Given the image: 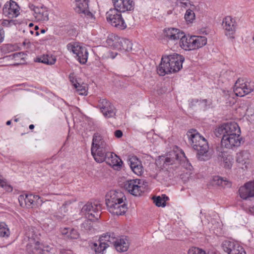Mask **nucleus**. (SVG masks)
I'll return each instance as SVG.
<instances>
[{
    "instance_id": "1",
    "label": "nucleus",
    "mask_w": 254,
    "mask_h": 254,
    "mask_svg": "<svg viewBox=\"0 0 254 254\" xmlns=\"http://www.w3.org/2000/svg\"><path fill=\"white\" fill-rule=\"evenodd\" d=\"M155 164L161 169L175 170L181 165L188 170L192 168L183 151H173L165 156H160L156 160Z\"/></svg>"
},
{
    "instance_id": "2",
    "label": "nucleus",
    "mask_w": 254,
    "mask_h": 254,
    "mask_svg": "<svg viewBox=\"0 0 254 254\" xmlns=\"http://www.w3.org/2000/svg\"><path fill=\"white\" fill-rule=\"evenodd\" d=\"M187 135L189 142L192 148L197 151V157L199 160L205 161L209 159L208 154V145L207 140L196 129H191L189 130Z\"/></svg>"
},
{
    "instance_id": "3",
    "label": "nucleus",
    "mask_w": 254,
    "mask_h": 254,
    "mask_svg": "<svg viewBox=\"0 0 254 254\" xmlns=\"http://www.w3.org/2000/svg\"><path fill=\"white\" fill-rule=\"evenodd\" d=\"M184 61L183 57L177 54L163 56L157 68V73L159 75L164 76L166 74L177 72L182 68Z\"/></svg>"
},
{
    "instance_id": "4",
    "label": "nucleus",
    "mask_w": 254,
    "mask_h": 254,
    "mask_svg": "<svg viewBox=\"0 0 254 254\" xmlns=\"http://www.w3.org/2000/svg\"><path fill=\"white\" fill-rule=\"evenodd\" d=\"M108 148V145L99 133H96L93 135L91 151L97 162L101 163L105 160Z\"/></svg>"
},
{
    "instance_id": "5",
    "label": "nucleus",
    "mask_w": 254,
    "mask_h": 254,
    "mask_svg": "<svg viewBox=\"0 0 254 254\" xmlns=\"http://www.w3.org/2000/svg\"><path fill=\"white\" fill-rule=\"evenodd\" d=\"M214 133L217 137L223 136L224 135H230L237 133L240 135L241 130L238 125L234 122H230L222 125L215 129Z\"/></svg>"
},
{
    "instance_id": "6",
    "label": "nucleus",
    "mask_w": 254,
    "mask_h": 254,
    "mask_svg": "<svg viewBox=\"0 0 254 254\" xmlns=\"http://www.w3.org/2000/svg\"><path fill=\"white\" fill-rule=\"evenodd\" d=\"M254 90V82L238 79L234 85V92L237 96L243 97Z\"/></svg>"
},
{
    "instance_id": "7",
    "label": "nucleus",
    "mask_w": 254,
    "mask_h": 254,
    "mask_svg": "<svg viewBox=\"0 0 254 254\" xmlns=\"http://www.w3.org/2000/svg\"><path fill=\"white\" fill-rule=\"evenodd\" d=\"M67 49L76 55L77 60L80 64H84L87 62L88 53L85 47L76 43H70L67 45Z\"/></svg>"
},
{
    "instance_id": "8",
    "label": "nucleus",
    "mask_w": 254,
    "mask_h": 254,
    "mask_svg": "<svg viewBox=\"0 0 254 254\" xmlns=\"http://www.w3.org/2000/svg\"><path fill=\"white\" fill-rule=\"evenodd\" d=\"M118 12L115 9H110L106 13L107 20L113 26L120 30L125 29L127 27V25L122 18L121 14L118 13Z\"/></svg>"
},
{
    "instance_id": "9",
    "label": "nucleus",
    "mask_w": 254,
    "mask_h": 254,
    "mask_svg": "<svg viewBox=\"0 0 254 254\" xmlns=\"http://www.w3.org/2000/svg\"><path fill=\"white\" fill-rule=\"evenodd\" d=\"M124 188L128 192L134 196L140 195L145 189L143 181L139 179L126 181L124 184Z\"/></svg>"
},
{
    "instance_id": "10",
    "label": "nucleus",
    "mask_w": 254,
    "mask_h": 254,
    "mask_svg": "<svg viewBox=\"0 0 254 254\" xmlns=\"http://www.w3.org/2000/svg\"><path fill=\"white\" fill-rule=\"evenodd\" d=\"M101 204L88 202L82 208L81 212L88 219L95 218L97 220L100 216L98 211L101 209Z\"/></svg>"
},
{
    "instance_id": "11",
    "label": "nucleus",
    "mask_w": 254,
    "mask_h": 254,
    "mask_svg": "<svg viewBox=\"0 0 254 254\" xmlns=\"http://www.w3.org/2000/svg\"><path fill=\"white\" fill-rule=\"evenodd\" d=\"M242 141V137L240 135L237 133L230 134V135H224L222 136L221 145L226 148L232 149L235 147H238L240 145Z\"/></svg>"
},
{
    "instance_id": "12",
    "label": "nucleus",
    "mask_w": 254,
    "mask_h": 254,
    "mask_svg": "<svg viewBox=\"0 0 254 254\" xmlns=\"http://www.w3.org/2000/svg\"><path fill=\"white\" fill-rule=\"evenodd\" d=\"M222 247L228 254H246L244 248L234 241L225 240L222 243Z\"/></svg>"
},
{
    "instance_id": "13",
    "label": "nucleus",
    "mask_w": 254,
    "mask_h": 254,
    "mask_svg": "<svg viewBox=\"0 0 254 254\" xmlns=\"http://www.w3.org/2000/svg\"><path fill=\"white\" fill-rule=\"evenodd\" d=\"M123 200H126L124 194L121 191L111 190L108 192L105 196V201L107 206H111L114 203L117 202H123Z\"/></svg>"
},
{
    "instance_id": "14",
    "label": "nucleus",
    "mask_w": 254,
    "mask_h": 254,
    "mask_svg": "<svg viewBox=\"0 0 254 254\" xmlns=\"http://www.w3.org/2000/svg\"><path fill=\"white\" fill-rule=\"evenodd\" d=\"M97 107L100 109L106 118H111L115 115V109L114 106L106 99H99Z\"/></svg>"
},
{
    "instance_id": "15",
    "label": "nucleus",
    "mask_w": 254,
    "mask_h": 254,
    "mask_svg": "<svg viewBox=\"0 0 254 254\" xmlns=\"http://www.w3.org/2000/svg\"><path fill=\"white\" fill-rule=\"evenodd\" d=\"M114 9L118 12H125L133 9V0H112Z\"/></svg>"
},
{
    "instance_id": "16",
    "label": "nucleus",
    "mask_w": 254,
    "mask_h": 254,
    "mask_svg": "<svg viewBox=\"0 0 254 254\" xmlns=\"http://www.w3.org/2000/svg\"><path fill=\"white\" fill-rule=\"evenodd\" d=\"M76 7L75 10L76 12L83 14L87 18L94 19L93 14L89 11V0H75Z\"/></svg>"
},
{
    "instance_id": "17",
    "label": "nucleus",
    "mask_w": 254,
    "mask_h": 254,
    "mask_svg": "<svg viewBox=\"0 0 254 254\" xmlns=\"http://www.w3.org/2000/svg\"><path fill=\"white\" fill-rule=\"evenodd\" d=\"M222 25L225 30V34L230 38H233L236 26L235 20L231 16H227L223 19Z\"/></svg>"
},
{
    "instance_id": "18",
    "label": "nucleus",
    "mask_w": 254,
    "mask_h": 254,
    "mask_svg": "<svg viewBox=\"0 0 254 254\" xmlns=\"http://www.w3.org/2000/svg\"><path fill=\"white\" fill-rule=\"evenodd\" d=\"M125 201L123 200L122 203L120 202L114 203L112 207L111 206H107L109 211L114 215H124L127 209V205Z\"/></svg>"
},
{
    "instance_id": "19",
    "label": "nucleus",
    "mask_w": 254,
    "mask_h": 254,
    "mask_svg": "<svg viewBox=\"0 0 254 254\" xmlns=\"http://www.w3.org/2000/svg\"><path fill=\"white\" fill-rule=\"evenodd\" d=\"M183 32L180 29L170 28L164 30V34L170 41L178 42L183 36Z\"/></svg>"
},
{
    "instance_id": "20",
    "label": "nucleus",
    "mask_w": 254,
    "mask_h": 254,
    "mask_svg": "<svg viewBox=\"0 0 254 254\" xmlns=\"http://www.w3.org/2000/svg\"><path fill=\"white\" fill-rule=\"evenodd\" d=\"M128 163L132 171L136 175L140 176L143 173V167L140 161L134 156L130 157L128 159Z\"/></svg>"
},
{
    "instance_id": "21",
    "label": "nucleus",
    "mask_w": 254,
    "mask_h": 254,
    "mask_svg": "<svg viewBox=\"0 0 254 254\" xmlns=\"http://www.w3.org/2000/svg\"><path fill=\"white\" fill-rule=\"evenodd\" d=\"M3 12L9 17H16L19 14V7L15 2L12 1L4 5Z\"/></svg>"
},
{
    "instance_id": "22",
    "label": "nucleus",
    "mask_w": 254,
    "mask_h": 254,
    "mask_svg": "<svg viewBox=\"0 0 254 254\" xmlns=\"http://www.w3.org/2000/svg\"><path fill=\"white\" fill-rule=\"evenodd\" d=\"M114 247L117 251L119 252H126L129 247V241L126 238H122L120 239H116V242L114 243Z\"/></svg>"
},
{
    "instance_id": "23",
    "label": "nucleus",
    "mask_w": 254,
    "mask_h": 254,
    "mask_svg": "<svg viewBox=\"0 0 254 254\" xmlns=\"http://www.w3.org/2000/svg\"><path fill=\"white\" fill-rule=\"evenodd\" d=\"M219 153L218 154L219 159L223 162L225 168H230L233 160L232 156L224 150H219Z\"/></svg>"
},
{
    "instance_id": "24",
    "label": "nucleus",
    "mask_w": 254,
    "mask_h": 254,
    "mask_svg": "<svg viewBox=\"0 0 254 254\" xmlns=\"http://www.w3.org/2000/svg\"><path fill=\"white\" fill-rule=\"evenodd\" d=\"M239 192L240 197L244 199L254 196L250 182L245 184L244 186L240 187Z\"/></svg>"
},
{
    "instance_id": "25",
    "label": "nucleus",
    "mask_w": 254,
    "mask_h": 254,
    "mask_svg": "<svg viewBox=\"0 0 254 254\" xmlns=\"http://www.w3.org/2000/svg\"><path fill=\"white\" fill-rule=\"evenodd\" d=\"M25 231V240L27 239L29 241V244H28L26 247L27 250H28L32 246V242H35L36 241L37 235L34 228L28 227Z\"/></svg>"
},
{
    "instance_id": "26",
    "label": "nucleus",
    "mask_w": 254,
    "mask_h": 254,
    "mask_svg": "<svg viewBox=\"0 0 254 254\" xmlns=\"http://www.w3.org/2000/svg\"><path fill=\"white\" fill-rule=\"evenodd\" d=\"M116 239L115 235L114 233H107L101 236L99 242L106 244L107 247H109L110 246L114 245V243L116 242Z\"/></svg>"
},
{
    "instance_id": "27",
    "label": "nucleus",
    "mask_w": 254,
    "mask_h": 254,
    "mask_svg": "<svg viewBox=\"0 0 254 254\" xmlns=\"http://www.w3.org/2000/svg\"><path fill=\"white\" fill-rule=\"evenodd\" d=\"M192 36H186L183 33V36L179 41L180 46L185 50H192Z\"/></svg>"
},
{
    "instance_id": "28",
    "label": "nucleus",
    "mask_w": 254,
    "mask_h": 254,
    "mask_svg": "<svg viewBox=\"0 0 254 254\" xmlns=\"http://www.w3.org/2000/svg\"><path fill=\"white\" fill-rule=\"evenodd\" d=\"M105 161L113 166L119 167H121L123 164L122 160L118 156L109 152H107V155Z\"/></svg>"
},
{
    "instance_id": "29",
    "label": "nucleus",
    "mask_w": 254,
    "mask_h": 254,
    "mask_svg": "<svg viewBox=\"0 0 254 254\" xmlns=\"http://www.w3.org/2000/svg\"><path fill=\"white\" fill-rule=\"evenodd\" d=\"M192 50L201 48L207 43V39L204 36H192Z\"/></svg>"
},
{
    "instance_id": "30",
    "label": "nucleus",
    "mask_w": 254,
    "mask_h": 254,
    "mask_svg": "<svg viewBox=\"0 0 254 254\" xmlns=\"http://www.w3.org/2000/svg\"><path fill=\"white\" fill-rule=\"evenodd\" d=\"M120 37L114 35H110L106 40L108 46L118 50Z\"/></svg>"
},
{
    "instance_id": "31",
    "label": "nucleus",
    "mask_w": 254,
    "mask_h": 254,
    "mask_svg": "<svg viewBox=\"0 0 254 254\" xmlns=\"http://www.w3.org/2000/svg\"><path fill=\"white\" fill-rule=\"evenodd\" d=\"M212 184L213 186H221L222 187H230L231 186V183L226 179H224L218 176H214L213 178Z\"/></svg>"
},
{
    "instance_id": "32",
    "label": "nucleus",
    "mask_w": 254,
    "mask_h": 254,
    "mask_svg": "<svg viewBox=\"0 0 254 254\" xmlns=\"http://www.w3.org/2000/svg\"><path fill=\"white\" fill-rule=\"evenodd\" d=\"M32 246L31 248L27 250L29 254H43V244L35 241V242H32Z\"/></svg>"
},
{
    "instance_id": "33",
    "label": "nucleus",
    "mask_w": 254,
    "mask_h": 254,
    "mask_svg": "<svg viewBox=\"0 0 254 254\" xmlns=\"http://www.w3.org/2000/svg\"><path fill=\"white\" fill-rule=\"evenodd\" d=\"M132 49V43L129 40L121 38L118 50L128 51Z\"/></svg>"
},
{
    "instance_id": "34",
    "label": "nucleus",
    "mask_w": 254,
    "mask_h": 254,
    "mask_svg": "<svg viewBox=\"0 0 254 254\" xmlns=\"http://www.w3.org/2000/svg\"><path fill=\"white\" fill-rule=\"evenodd\" d=\"M56 61V59L55 57L49 55H43L40 58H38L36 60V62L50 65L54 64Z\"/></svg>"
},
{
    "instance_id": "35",
    "label": "nucleus",
    "mask_w": 254,
    "mask_h": 254,
    "mask_svg": "<svg viewBox=\"0 0 254 254\" xmlns=\"http://www.w3.org/2000/svg\"><path fill=\"white\" fill-rule=\"evenodd\" d=\"M105 244L99 242V244H93L92 249L94 250L96 254H104L106 249L108 248Z\"/></svg>"
},
{
    "instance_id": "36",
    "label": "nucleus",
    "mask_w": 254,
    "mask_h": 254,
    "mask_svg": "<svg viewBox=\"0 0 254 254\" xmlns=\"http://www.w3.org/2000/svg\"><path fill=\"white\" fill-rule=\"evenodd\" d=\"M27 197L25 199V207H32L34 201L36 200L38 201L40 198V196L37 195H33L32 194H26Z\"/></svg>"
},
{
    "instance_id": "37",
    "label": "nucleus",
    "mask_w": 254,
    "mask_h": 254,
    "mask_svg": "<svg viewBox=\"0 0 254 254\" xmlns=\"http://www.w3.org/2000/svg\"><path fill=\"white\" fill-rule=\"evenodd\" d=\"M208 101L206 99L199 100L193 99L190 102L191 106H198L201 109H205L207 105Z\"/></svg>"
},
{
    "instance_id": "38",
    "label": "nucleus",
    "mask_w": 254,
    "mask_h": 254,
    "mask_svg": "<svg viewBox=\"0 0 254 254\" xmlns=\"http://www.w3.org/2000/svg\"><path fill=\"white\" fill-rule=\"evenodd\" d=\"M10 234L9 229L4 222L0 223V236L8 237Z\"/></svg>"
},
{
    "instance_id": "39",
    "label": "nucleus",
    "mask_w": 254,
    "mask_h": 254,
    "mask_svg": "<svg viewBox=\"0 0 254 254\" xmlns=\"http://www.w3.org/2000/svg\"><path fill=\"white\" fill-rule=\"evenodd\" d=\"M95 218L88 219L85 220L82 224V228H84L87 232H91L93 229L92 221Z\"/></svg>"
},
{
    "instance_id": "40",
    "label": "nucleus",
    "mask_w": 254,
    "mask_h": 254,
    "mask_svg": "<svg viewBox=\"0 0 254 254\" xmlns=\"http://www.w3.org/2000/svg\"><path fill=\"white\" fill-rule=\"evenodd\" d=\"M185 18L187 22H192L195 18L194 12L191 9L187 10L185 15Z\"/></svg>"
},
{
    "instance_id": "41",
    "label": "nucleus",
    "mask_w": 254,
    "mask_h": 254,
    "mask_svg": "<svg viewBox=\"0 0 254 254\" xmlns=\"http://www.w3.org/2000/svg\"><path fill=\"white\" fill-rule=\"evenodd\" d=\"M74 88L80 95H87L85 87L81 85L79 83H74L73 84Z\"/></svg>"
},
{
    "instance_id": "42",
    "label": "nucleus",
    "mask_w": 254,
    "mask_h": 254,
    "mask_svg": "<svg viewBox=\"0 0 254 254\" xmlns=\"http://www.w3.org/2000/svg\"><path fill=\"white\" fill-rule=\"evenodd\" d=\"M188 254H206L203 250L196 247H192L188 251Z\"/></svg>"
},
{
    "instance_id": "43",
    "label": "nucleus",
    "mask_w": 254,
    "mask_h": 254,
    "mask_svg": "<svg viewBox=\"0 0 254 254\" xmlns=\"http://www.w3.org/2000/svg\"><path fill=\"white\" fill-rule=\"evenodd\" d=\"M24 54L22 52H18L12 54L8 56L10 59L18 60L19 59L23 60Z\"/></svg>"
},
{
    "instance_id": "44",
    "label": "nucleus",
    "mask_w": 254,
    "mask_h": 254,
    "mask_svg": "<svg viewBox=\"0 0 254 254\" xmlns=\"http://www.w3.org/2000/svg\"><path fill=\"white\" fill-rule=\"evenodd\" d=\"M153 199L154 202L155 203L156 206L158 207H164L166 206V204L163 203V199L161 197L157 196L156 197L154 198Z\"/></svg>"
},
{
    "instance_id": "45",
    "label": "nucleus",
    "mask_w": 254,
    "mask_h": 254,
    "mask_svg": "<svg viewBox=\"0 0 254 254\" xmlns=\"http://www.w3.org/2000/svg\"><path fill=\"white\" fill-rule=\"evenodd\" d=\"M67 237L72 239H77L78 237V232L74 229H70Z\"/></svg>"
},
{
    "instance_id": "46",
    "label": "nucleus",
    "mask_w": 254,
    "mask_h": 254,
    "mask_svg": "<svg viewBox=\"0 0 254 254\" xmlns=\"http://www.w3.org/2000/svg\"><path fill=\"white\" fill-rule=\"evenodd\" d=\"M36 18L39 20L48 21L49 20L48 12L42 10V14L40 15H39L38 16H36Z\"/></svg>"
},
{
    "instance_id": "47",
    "label": "nucleus",
    "mask_w": 254,
    "mask_h": 254,
    "mask_svg": "<svg viewBox=\"0 0 254 254\" xmlns=\"http://www.w3.org/2000/svg\"><path fill=\"white\" fill-rule=\"evenodd\" d=\"M26 194H21L18 197V201L21 206L25 207V199L26 198Z\"/></svg>"
},
{
    "instance_id": "48",
    "label": "nucleus",
    "mask_w": 254,
    "mask_h": 254,
    "mask_svg": "<svg viewBox=\"0 0 254 254\" xmlns=\"http://www.w3.org/2000/svg\"><path fill=\"white\" fill-rule=\"evenodd\" d=\"M15 23L13 20H4L2 22V25L5 27H11L12 25H15Z\"/></svg>"
},
{
    "instance_id": "49",
    "label": "nucleus",
    "mask_w": 254,
    "mask_h": 254,
    "mask_svg": "<svg viewBox=\"0 0 254 254\" xmlns=\"http://www.w3.org/2000/svg\"><path fill=\"white\" fill-rule=\"evenodd\" d=\"M43 254H46L45 252H49L52 250V248L48 245H45L43 244Z\"/></svg>"
},
{
    "instance_id": "50",
    "label": "nucleus",
    "mask_w": 254,
    "mask_h": 254,
    "mask_svg": "<svg viewBox=\"0 0 254 254\" xmlns=\"http://www.w3.org/2000/svg\"><path fill=\"white\" fill-rule=\"evenodd\" d=\"M0 186L3 188H6V187H9L7 185L5 181L2 179V177L1 176H0Z\"/></svg>"
},
{
    "instance_id": "51",
    "label": "nucleus",
    "mask_w": 254,
    "mask_h": 254,
    "mask_svg": "<svg viewBox=\"0 0 254 254\" xmlns=\"http://www.w3.org/2000/svg\"><path fill=\"white\" fill-rule=\"evenodd\" d=\"M123 132L121 130H116L114 132V135L117 138H121L123 136Z\"/></svg>"
},
{
    "instance_id": "52",
    "label": "nucleus",
    "mask_w": 254,
    "mask_h": 254,
    "mask_svg": "<svg viewBox=\"0 0 254 254\" xmlns=\"http://www.w3.org/2000/svg\"><path fill=\"white\" fill-rule=\"evenodd\" d=\"M4 37V32L2 28H0V43L2 42Z\"/></svg>"
},
{
    "instance_id": "53",
    "label": "nucleus",
    "mask_w": 254,
    "mask_h": 254,
    "mask_svg": "<svg viewBox=\"0 0 254 254\" xmlns=\"http://www.w3.org/2000/svg\"><path fill=\"white\" fill-rule=\"evenodd\" d=\"M70 229V228H64V229L62 230L61 232H62V234L64 235H66L67 237L68 234H69Z\"/></svg>"
},
{
    "instance_id": "54",
    "label": "nucleus",
    "mask_w": 254,
    "mask_h": 254,
    "mask_svg": "<svg viewBox=\"0 0 254 254\" xmlns=\"http://www.w3.org/2000/svg\"><path fill=\"white\" fill-rule=\"evenodd\" d=\"M69 78L70 82L72 83L73 85L74 83H77V82H75L76 80L74 79V77L73 76V74L70 73L69 76Z\"/></svg>"
},
{
    "instance_id": "55",
    "label": "nucleus",
    "mask_w": 254,
    "mask_h": 254,
    "mask_svg": "<svg viewBox=\"0 0 254 254\" xmlns=\"http://www.w3.org/2000/svg\"><path fill=\"white\" fill-rule=\"evenodd\" d=\"M161 197L163 199V203L166 204V201H167L169 199L168 197L166 195L164 194L162 195Z\"/></svg>"
},
{
    "instance_id": "56",
    "label": "nucleus",
    "mask_w": 254,
    "mask_h": 254,
    "mask_svg": "<svg viewBox=\"0 0 254 254\" xmlns=\"http://www.w3.org/2000/svg\"><path fill=\"white\" fill-rule=\"evenodd\" d=\"M42 10H40L38 12H37L36 9H34V12L35 13V17L36 18V16H38L39 15H41L42 13Z\"/></svg>"
},
{
    "instance_id": "57",
    "label": "nucleus",
    "mask_w": 254,
    "mask_h": 254,
    "mask_svg": "<svg viewBox=\"0 0 254 254\" xmlns=\"http://www.w3.org/2000/svg\"><path fill=\"white\" fill-rule=\"evenodd\" d=\"M117 54H118L117 53H114L113 52H111L110 53V56L112 59H114L115 57L117 55Z\"/></svg>"
},
{
    "instance_id": "58",
    "label": "nucleus",
    "mask_w": 254,
    "mask_h": 254,
    "mask_svg": "<svg viewBox=\"0 0 254 254\" xmlns=\"http://www.w3.org/2000/svg\"><path fill=\"white\" fill-rule=\"evenodd\" d=\"M181 3L187 5L188 3V0H181Z\"/></svg>"
},
{
    "instance_id": "59",
    "label": "nucleus",
    "mask_w": 254,
    "mask_h": 254,
    "mask_svg": "<svg viewBox=\"0 0 254 254\" xmlns=\"http://www.w3.org/2000/svg\"><path fill=\"white\" fill-rule=\"evenodd\" d=\"M250 212L254 215V205L250 208Z\"/></svg>"
},
{
    "instance_id": "60",
    "label": "nucleus",
    "mask_w": 254,
    "mask_h": 254,
    "mask_svg": "<svg viewBox=\"0 0 254 254\" xmlns=\"http://www.w3.org/2000/svg\"><path fill=\"white\" fill-rule=\"evenodd\" d=\"M55 216L57 217V219L58 220H61L63 218V217L60 215H55Z\"/></svg>"
},
{
    "instance_id": "61",
    "label": "nucleus",
    "mask_w": 254,
    "mask_h": 254,
    "mask_svg": "<svg viewBox=\"0 0 254 254\" xmlns=\"http://www.w3.org/2000/svg\"><path fill=\"white\" fill-rule=\"evenodd\" d=\"M34 128V126L33 125H30L29 126V128L30 129H33Z\"/></svg>"
},
{
    "instance_id": "62",
    "label": "nucleus",
    "mask_w": 254,
    "mask_h": 254,
    "mask_svg": "<svg viewBox=\"0 0 254 254\" xmlns=\"http://www.w3.org/2000/svg\"><path fill=\"white\" fill-rule=\"evenodd\" d=\"M46 32V30L44 29H42L40 30L41 33H44Z\"/></svg>"
},
{
    "instance_id": "63",
    "label": "nucleus",
    "mask_w": 254,
    "mask_h": 254,
    "mask_svg": "<svg viewBox=\"0 0 254 254\" xmlns=\"http://www.w3.org/2000/svg\"><path fill=\"white\" fill-rule=\"evenodd\" d=\"M11 121H8L6 122V125L8 126L11 124Z\"/></svg>"
},
{
    "instance_id": "64",
    "label": "nucleus",
    "mask_w": 254,
    "mask_h": 254,
    "mask_svg": "<svg viewBox=\"0 0 254 254\" xmlns=\"http://www.w3.org/2000/svg\"><path fill=\"white\" fill-rule=\"evenodd\" d=\"M33 25V23H30L29 24V27H31V26H32Z\"/></svg>"
}]
</instances>
